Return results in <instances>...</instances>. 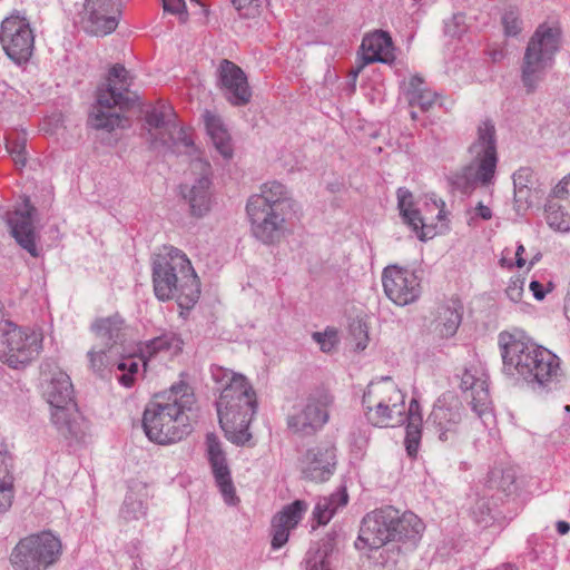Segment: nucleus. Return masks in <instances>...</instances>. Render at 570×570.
Wrapping results in <instances>:
<instances>
[{
    "label": "nucleus",
    "instance_id": "nucleus-1",
    "mask_svg": "<svg viewBox=\"0 0 570 570\" xmlns=\"http://www.w3.org/2000/svg\"><path fill=\"white\" fill-rule=\"evenodd\" d=\"M366 420L377 428H394L406 423L405 450L407 455L415 458L422 435L421 406L415 399L405 406V395L391 377H382L371 382L362 399Z\"/></svg>",
    "mask_w": 570,
    "mask_h": 570
},
{
    "label": "nucleus",
    "instance_id": "nucleus-2",
    "mask_svg": "<svg viewBox=\"0 0 570 570\" xmlns=\"http://www.w3.org/2000/svg\"><path fill=\"white\" fill-rule=\"evenodd\" d=\"M195 395L186 383L173 385L156 395L145 407L142 428L147 438L158 444L180 441L191 432Z\"/></svg>",
    "mask_w": 570,
    "mask_h": 570
},
{
    "label": "nucleus",
    "instance_id": "nucleus-3",
    "mask_svg": "<svg viewBox=\"0 0 570 570\" xmlns=\"http://www.w3.org/2000/svg\"><path fill=\"white\" fill-rule=\"evenodd\" d=\"M425 530L423 521L413 512L385 505L366 513L360 525L355 548L358 550H379L391 542H397L396 550L392 553L400 556L402 550H414Z\"/></svg>",
    "mask_w": 570,
    "mask_h": 570
},
{
    "label": "nucleus",
    "instance_id": "nucleus-4",
    "mask_svg": "<svg viewBox=\"0 0 570 570\" xmlns=\"http://www.w3.org/2000/svg\"><path fill=\"white\" fill-rule=\"evenodd\" d=\"M212 375L216 382L226 381L216 401L220 428L230 442L244 445L252 439L249 425L257 411L256 392L242 374L214 367Z\"/></svg>",
    "mask_w": 570,
    "mask_h": 570
},
{
    "label": "nucleus",
    "instance_id": "nucleus-5",
    "mask_svg": "<svg viewBox=\"0 0 570 570\" xmlns=\"http://www.w3.org/2000/svg\"><path fill=\"white\" fill-rule=\"evenodd\" d=\"M153 285L159 301L175 299L185 309H190L200 296V282L184 252H159L154 256Z\"/></svg>",
    "mask_w": 570,
    "mask_h": 570
},
{
    "label": "nucleus",
    "instance_id": "nucleus-6",
    "mask_svg": "<svg viewBox=\"0 0 570 570\" xmlns=\"http://www.w3.org/2000/svg\"><path fill=\"white\" fill-rule=\"evenodd\" d=\"M51 406V421L66 439H80L85 433V419L73 400L70 376L62 371L52 374L45 391Z\"/></svg>",
    "mask_w": 570,
    "mask_h": 570
},
{
    "label": "nucleus",
    "instance_id": "nucleus-7",
    "mask_svg": "<svg viewBox=\"0 0 570 570\" xmlns=\"http://www.w3.org/2000/svg\"><path fill=\"white\" fill-rule=\"evenodd\" d=\"M397 206L404 222L421 240L432 239L449 229V213L442 199L426 202L421 213L414 207L413 194L406 188H399Z\"/></svg>",
    "mask_w": 570,
    "mask_h": 570
},
{
    "label": "nucleus",
    "instance_id": "nucleus-8",
    "mask_svg": "<svg viewBox=\"0 0 570 570\" xmlns=\"http://www.w3.org/2000/svg\"><path fill=\"white\" fill-rule=\"evenodd\" d=\"M470 163L463 168L468 184L489 186L493 184L497 164V135L494 124L482 120L476 127V137L469 147Z\"/></svg>",
    "mask_w": 570,
    "mask_h": 570
},
{
    "label": "nucleus",
    "instance_id": "nucleus-9",
    "mask_svg": "<svg viewBox=\"0 0 570 570\" xmlns=\"http://www.w3.org/2000/svg\"><path fill=\"white\" fill-rule=\"evenodd\" d=\"M335 396L330 389L317 386L311 390L288 414L286 422L291 431L303 436H313L330 422Z\"/></svg>",
    "mask_w": 570,
    "mask_h": 570
},
{
    "label": "nucleus",
    "instance_id": "nucleus-10",
    "mask_svg": "<svg viewBox=\"0 0 570 570\" xmlns=\"http://www.w3.org/2000/svg\"><path fill=\"white\" fill-rule=\"evenodd\" d=\"M561 28L558 23H542L531 37L523 60L522 78L528 88H533L540 75L553 62L559 50Z\"/></svg>",
    "mask_w": 570,
    "mask_h": 570
},
{
    "label": "nucleus",
    "instance_id": "nucleus-11",
    "mask_svg": "<svg viewBox=\"0 0 570 570\" xmlns=\"http://www.w3.org/2000/svg\"><path fill=\"white\" fill-rule=\"evenodd\" d=\"M61 554L60 539L43 531L21 539L13 548L10 561L14 570H48Z\"/></svg>",
    "mask_w": 570,
    "mask_h": 570
},
{
    "label": "nucleus",
    "instance_id": "nucleus-12",
    "mask_svg": "<svg viewBox=\"0 0 570 570\" xmlns=\"http://www.w3.org/2000/svg\"><path fill=\"white\" fill-rule=\"evenodd\" d=\"M502 357V373L514 383L523 382L530 374L533 357L538 356L537 344L524 331L512 328L498 335Z\"/></svg>",
    "mask_w": 570,
    "mask_h": 570
},
{
    "label": "nucleus",
    "instance_id": "nucleus-13",
    "mask_svg": "<svg viewBox=\"0 0 570 570\" xmlns=\"http://www.w3.org/2000/svg\"><path fill=\"white\" fill-rule=\"evenodd\" d=\"M0 361L12 368H20L36 358L42 348L39 331L20 327L6 321L0 325Z\"/></svg>",
    "mask_w": 570,
    "mask_h": 570
},
{
    "label": "nucleus",
    "instance_id": "nucleus-14",
    "mask_svg": "<svg viewBox=\"0 0 570 570\" xmlns=\"http://www.w3.org/2000/svg\"><path fill=\"white\" fill-rule=\"evenodd\" d=\"M212 166L209 161L196 158L190 163L185 181L180 185V195L189 206L193 217L202 218L212 209Z\"/></svg>",
    "mask_w": 570,
    "mask_h": 570
},
{
    "label": "nucleus",
    "instance_id": "nucleus-15",
    "mask_svg": "<svg viewBox=\"0 0 570 570\" xmlns=\"http://www.w3.org/2000/svg\"><path fill=\"white\" fill-rule=\"evenodd\" d=\"M183 341L175 333H164L145 342L140 347V357L125 356L116 363V374L118 382L125 387H131L138 374L140 363L146 365V361L160 352L177 353L181 350Z\"/></svg>",
    "mask_w": 570,
    "mask_h": 570
},
{
    "label": "nucleus",
    "instance_id": "nucleus-16",
    "mask_svg": "<svg viewBox=\"0 0 570 570\" xmlns=\"http://www.w3.org/2000/svg\"><path fill=\"white\" fill-rule=\"evenodd\" d=\"M0 43L12 61L27 62L35 48V36L29 21L19 14L7 17L1 23Z\"/></svg>",
    "mask_w": 570,
    "mask_h": 570
},
{
    "label": "nucleus",
    "instance_id": "nucleus-17",
    "mask_svg": "<svg viewBox=\"0 0 570 570\" xmlns=\"http://www.w3.org/2000/svg\"><path fill=\"white\" fill-rule=\"evenodd\" d=\"M124 321L118 316H110L98 320L92 325L98 342L88 352L90 368L102 375L111 365V356L114 354L117 341L120 337Z\"/></svg>",
    "mask_w": 570,
    "mask_h": 570
},
{
    "label": "nucleus",
    "instance_id": "nucleus-18",
    "mask_svg": "<svg viewBox=\"0 0 570 570\" xmlns=\"http://www.w3.org/2000/svg\"><path fill=\"white\" fill-rule=\"evenodd\" d=\"M284 212L246 205V213L253 235L268 246L281 243L289 233Z\"/></svg>",
    "mask_w": 570,
    "mask_h": 570
},
{
    "label": "nucleus",
    "instance_id": "nucleus-19",
    "mask_svg": "<svg viewBox=\"0 0 570 570\" xmlns=\"http://www.w3.org/2000/svg\"><path fill=\"white\" fill-rule=\"evenodd\" d=\"M382 283L385 295L399 306L412 304L421 296L419 277L406 268L396 265L385 267Z\"/></svg>",
    "mask_w": 570,
    "mask_h": 570
},
{
    "label": "nucleus",
    "instance_id": "nucleus-20",
    "mask_svg": "<svg viewBox=\"0 0 570 570\" xmlns=\"http://www.w3.org/2000/svg\"><path fill=\"white\" fill-rule=\"evenodd\" d=\"M461 390L472 411L483 421L492 416V401L489 391V376L480 367L465 368L461 376Z\"/></svg>",
    "mask_w": 570,
    "mask_h": 570
},
{
    "label": "nucleus",
    "instance_id": "nucleus-21",
    "mask_svg": "<svg viewBox=\"0 0 570 570\" xmlns=\"http://www.w3.org/2000/svg\"><path fill=\"white\" fill-rule=\"evenodd\" d=\"M129 106V98L121 92H117L111 85L106 89H99L97 94V105L91 116L92 126L97 129L114 130L118 127H125L128 122L114 108L119 107L120 110Z\"/></svg>",
    "mask_w": 570,
    "mask_h": 570
},
{
    "label": "nucleus",
    "instance_id": "nucleus-22",
    "mask_svg": "<svg viewBox=\"0 0 570 570\" xmlns=\"http://www.w3.org/2000/svg\"><path fill=\"white\" fill-rule=\"evenodd\" d=\"M463 420L462 403L453 395H443L438 399L429 416L441 441L454 440Z\"/></svg>",
    "mask_w": 570,
    "mask_h": 570
},
{
    "label": "nucleus",
    "instance_id": "nucleus-23",
    "mask_svg": "<svg viewBox=\"0 0 570 570\" xmlns=\"http://www.w3.org/2000/svg\"><path fill=\"white\" fill-rule=\"evenodd\" d=\"M83 11L89 32L95 36H107L119 24L121 2L120 0H86Z\"/></svg>",
    "mask_w": 570,
    "mask_h": 570
},
{
    "label": "nucleus",
    "instance_id": "nucleus-24",
    "mask_svg": "<svg viewBox=\"0 0 570 570\" xmlns=\"http://www.w3.org/2000/svg\"><path fill=\"white\" fill-rule=\"evenodd\" d=\"M207 456L212 466L215 483L227 505H237L239 502L236 490L230 476L229 468L226 463L225 453L220 442L215 434L206 436Z\"/></svg>",
    "mask_w": 570,
    "mask_h": 570
},
{
    "label": "nucleus",
    "instance_id": "nucleus-25",
    "mask_svg": "<svg viewBox=\"0 0 570 570\" xmlns=\"http://www.w3.org/2000/svg\"><path fill=\"white\" fill-rule=\"evenodd\" d=\"M171 112V108L165 105L155 107L146 115V124L148 126V132L150 136L151 145H169V140L173 139L174 132L178 135L177 142L175 146L183 145L186 149L193 148L194 144L190 137L187 136L184 129H177L176 125L170 120H166Z\"/></svg>",
    "mask_w": 570,
    "mask_h": 570
},
{
    "label": "nucleus",
    "instance_id": "nucleus-26",
    "mask_svg": "<svg viewBox=\"0 0 570 570\" xmlns=\"http://www.w3.org/2000/svg\"><path fill=\"white\" fill-rule=\"evenodd\" d=\"M394 60L393 42L387 32L374 31L366 35L361 43L356 66L351 73L354 78L364 69L365 66L373 62L390 63Z\"/></svg>",
    "mask_w": 570,
    "mask_h": 570
},
{
    "label": "nucleus",
    "instance_id": "nucleus-27",
    "mask_svg": "<svg viewBox=\"0 0 570 570\" xmlns=\"http://www.w3.org/2000/svg\"><path fill=\"white\" fill-rule=\"evenodd\" d=\"M537 357L530 365V374H525L524 383L532 387H547L560 380L562 375L561 361L550 350L539 345Z\"/></svg>",
    "mask_w": 570,
    "mask_h": 570
},
{
    "label": "nucleus",
    "instance_id": "nucleus-28",
    "mask_svg": "<svg viewBox=\"0 0 570 570\" xmlns=\"http://www.w3.org/2000/svg\"><path fill=\"white\" fill-rule=\"evenodd\" d=\"M306 510L307 504L302 500H296L285 505L273 517L271 523V546L273 550H279L287 543L291 531L302 521Z\"/></svg>",
    "mask_w": 570,
    "mask_h": 570
},
{
    "label": "nucleus",
    "instance_id": "nucleus-29",
    "mask_svg": "<svg viewBox=\"0 0 570 570\" xmlns=\"http://www.w3.org/2000/svg\"><path fill=\"white\" fill-rule=\"evenodd\" d=\"M553 198L544 208L547 224L554 230H570V174L553 188Z\"/></svg>",
    "mask_w": 570,
    "mask_h": 570
},
{
    "label": "nucleus",
    "instance_id": "nucleus-30",
    "mask_svg": "<svg viewBox=\"0 0 570 570\" xmlns=\"http://www.w3.org/2000/svg\"><path fill=\"white\" fill-rule=\"evenodd\" d=\"M218 71L219 83L227 100L235 106L248 104L252 92L244 71L229 60H223Z\"/></svg>",
    "mask_w": 570,
    "mask_h": 570
},
{
    "label": "nucleus",
    "instance_id": "nucleus-31",
    "mask_svg": "<svg viewBox=\"0 0 570 570\" xmlns=\"http://www.w3.org/2000/svg\"><path fill=\"white\" fill-rule=\"evenodd\" d=\"M336 449L331 444H320L307 450L303 459V473L313 481H326L336 464Z\"/></svg>",
    "mask_w": 570,
    "mask_h": 570
},
{
    "label": "nucleus",
    "instance_id": "nucleus-32",
    "mask_svg": "<svg viewBox=\"0 0 570 570\" xmlns=\"http://www.w3.org/2000/svg\"><path fill=\"white\" fill-rule=\"evenodd\" d=\"M246 205L285 210L293 209L296 203L283 184L267 181L261 186L259 193L248 198Z\"/></svg>",
    "mask_w": 570,
    "mask_h": 570
},
{
    "label": "nucleus",
    "instance_id": "nucleus-33",
    "mask_svg": "<svg viewBox=\"0 0 570 570\" xmlns=\"http://www.w3.org/2000/svg\"><path fill=\"white\" fill-rule=\"evenodd\" d=\"M149 493L147 485L141 482H132L120 508L119 515L126 521H138L147 515Z\"/></svg>",
    "mask_w": 570,
    "mask_h": 570
},
{
    "label": "nucleus",
    "instance_id": "nucleus-34",
    "mask_svg": "<svg viewBox=\"0 0 570 570\" xmlns=\"http://www.w3.org/2000/svg\"><path fill=\"white\" fill-rule=\"evenodd\" d=\"M33 212L35 208L27 203L23 210H16L9 218L11 235L23 249H35L36 246Z\"/></svg>",
    "mask_w": 570,
    "mask_h": 570
},
{
    "label": "nucleus",
    "instance_id": "nucleus-35",
    "mask_svg": "<svg viewBox=\"0 0 570 570\" xmlns=\"http://www.w3.org/2000/svg\"><path fill=\"white\" fill-rule=\"evenodd\" d=\"M203 118L214 148L225 160H230L234 156V146L220 117L207 110Z\"/></svg>",
    "mask_w": 570,
    "mask_h": 570
},
{
    "label": "nucleus",
    "instance_id": "nucleus-36",
    "mask_svg": "<svg viewBox=\"0 0 570 570\" xmlns=\"http://www.w3.org/2000/svg\"><path fill=\"white\" fill-rule=\"evenodd\" d=\"M462 321V306L458 301L446 302L436 309L433 321L434 332L440 337H452Z\"/></svg>",
    "mask_w": 570,
    "mask_h": 570
},
{
    "label": "nucleus",
    "instance_id": "nucleus-37",
    "mask_svg": "<svg viewBox=\"0 0 570 570\" xmlns=\"http://www.w3.org/2000/svg\"><path fill=\"white\" fill-rule=\"evenodd\" d=\"M348 502V494L345 487H340L330 495L321 497L314 507L313 518L318 524H327L338 509L344 508Z\"/></svg>",
    "mask_w": 570,
    "mask_h": 570
},
{
    "label": "nucleus",
    "instance_id": "nucleus-38",
    "mask_svg": "<svg viewBox=\"0 0 570 570\" xmlns=\"http://www.w3.org/2000/svg\"><path fill=\"white\" fill-rule=\"evenodd\" d=\"M423 85L424 81L421 77H411L407 85L406 98L411 106H416L421 110L428 111L435 105L438 96L435 92L425 88Z\"/></svg>",
    "mask_w": 570,
    "mask_h": 570
},
{
    "label": "nucleus",
    "instance_id": "nucleus-39",
    "mask_svg": "<svg viewBox=\"0 0 570 570\" xmlns=\"http://www.w3.org/2000/svg\"><path fill=\"white\" fill-rule=\"evenodd\" d=\"M333 552L328 541L311 547L304 559L305 570H332Z\"/></svg>",
    "mask_w": 570,
    "mask_h": 570
},
{
    "label": "nucleus",
    "instance_id": "nucleus-40",
    "mask_svg": "<svg viewBox=\"0 0 570 570\" xmlns=\"http://www.w3.org/2000/svg\"><path fill=\"white\" fill-rule=\"evenodd\" d=\"M514 194L519 200H528L534 189V173L529 167L518 169L513 175Z\"/></svg>",
    "mask_w": 570,
    "mask_h": 570
},
{
    "label": "nucleus",
    "instance_id": "nucleus-41",
    "mask_svg": "<svg viewBox=\"0 0 570 570\" xmlns=\"http://www.w3.org/2000/svg\"><path fill=\"white\" fill-rule=\"evenodd\" d=\"M487 487L490 490H498L505 495L511 494L514 489V474L511 471H502L500 469H493L489 472L487 479Z\"/></svg>",
    "mask_w": 570,
    "mask_h": 570
},
{
    "label": "nucleus",
    "instance_id": "nucleus-42",
    "mask_svg": "<svg viewBox=\"0 0 570 570\" xmlns=\"http://www.w3.org/2000/svg\"><path fill=\"white\" fill-rule=\"evenodd\" d=\"M0 487L13 489V458L3 443H0Z\"/></svg>",
    "mask_w": 570,
    "mask_h": 570
},
{
    "label": "nucleus",
    "instance_id": "nucleus-43",
    "mask_svg": "<svg viewBox=\"0 0 570 570\" xmlns=\"http://www.w3.org/2000/svg\"><path fill=\"white\" fill-rule=\"evenodd\" d=\"M471 517L480 527H489L493 520L489 501L484 498L478 499L471 508Z\"/></svg>",
    "mask_w": 570,
    "mask_h": 570
},
{
    "label": "nucleus",
    "instance_id": "nucleus-44",
    "mask_svg": "<svg viewBox=\"0 0 570 570\" xmlns=\"http://www.w3.org/2000/svg\"><path fill=\"white\" fill-rule=\"evenodd\" d=\"M312 338L325 353L333 351L340 342L338 332L334 327H327L324 332H314Z\"/></svg>",
    "mask_w": 570,
    "mask_h": 570
},
{
    "label": "nucleus",
    "instance_id": "nucleus-45",
    "mask_svg": "<svg viewBox=\"0 0 570 570\" xmlns=\"http://www.w3.org/2000/svg\"><path fill=\"white\" fill-rule=\"evenodd\" d=\"M351 334L357 351L366 348L368 343V332L366 324L356 322L351 325Z\"/></svg>",
    "mask_w": 570,
    "mask_h": 570
},
{
    "label": "nucleus",
    "instance_id": "nucleus-46",
    "mask_svg": "<svg viewBox=\"0 0 570 570\" xmlns=\"http://www.w3.org/2000/svg\"><path fill=\"white\" fill-rule=\"evenodd\" d=\"M524 292V278L519 276L511 277L504 291L505 296L513 303H519L522 299Z\"/></svg>",
    "mask_w": 570,
    "mask_h": 570
},
{
    "label": "nucleus",
    "instance_id": "nucleus-47",
    "mask_svg": "<svg viewBox=\"0 0 570 570\" xmlns=\"http://www.w3.org/2000/svg\"><path fill=\"white\" fill-rule=\"evenodd\" d=\"M7 150L12 157L16 165L24 166L26 165V149L24 144L18 140H8L7 141Z\"/></svg>",
    "mask_w": 570,
    "mask_h": 570
},
{
    "label": "nucleus",
    "instance_id": "nucleus-48",
    "mask_svg": "<svg viewBox=\"0 0 570 570\" xmlns=\"http://www.w3.org/2000/svg\"><path fill=\"white\" fill-rule=\"evenodd\" d=\"M505 33L509 36H517L521 31V21L515 12L508 11L502 18Z\"/></svg>",
    "mask_w": 570,
    "mask_h": 570
},
{
    "label": "nucleus",
    "instance_id": "nucleus-49",
    "mask_svg": "<svg viewBox=\"0 0 570 570\" xmlns=\"http://www.w3.org/2000/svg\"><path fill=\"white\" fill-rule=\"evenodd\" d=\"M163 8L171 14H179L181 21H186L187 11L185 0H163Z\"/></svg>",
    "mask_w": 570,
    "mask_h": 570
},
{
    "label": "nucleus",
    "instance_id": "nucleus-50",
    "mask_svg": "<svg viewBox=\"0 0 570 570\" xmlns=\"http://www.w3.org/2000/svg\"><path fill=\"white\" fill-rule=\"evenodd\" d=\"M127 78L128 71L126 70V68L121 65H115L111 67L109 71V86L111 85L114 88H116V80H118L119 83H121V87L128 85Z\"/></svg>",
    "mask_w": 570,
    "mask_h": 570
},
{
    "label": "nucleus",
    "instance_id": "nucleus-51",
    "mask_svg": "<svg viewBox=\"0 0 570 570\" xmlns=\"http://www.w3.org/2000/svg\"><path fill=\"white\" fill-rule=\"evenodd\" d=\"M14 490L0 487V514L4 513L12 504Z\"/></svg>",
    "mask_w": 570,
    "mask_h": 570
},
{
    "label": "nucleus",
    "instance_id": "nucleus-52",
    "mask_svg": "<svg viewBox=\"0 0 570 570\" xmlns=\"http://www.w3.org/2000/svg\"><path fill=\"white\" fill-rule=\"evenodd\" d=\"M474 214L478 217H481L484 220H488L492 217V210L489 206L484 205L483 203H479L476 207L474 208Z\"/></svg>",
    "mask_w": 570,
    "mask_h": 570
},
{
    "label": "nucleus",
    "instance_id": "nucleus-53",
    "mask_svg": "<svg viewBox=\"0 0 570 570\" xmlns=\"http://www.w3.org/2000/svg\"><path fill=\"white\" fill-rule=\"evenodd\" d=\"M530 289L533 296L539 301L542 299L546 295L542 285L538 281H532L530 283Z\"/></svg>",
    "mask_w": 570,
    "mask_h": 570
},
{
    "label": "nucleus",
    "instance_id": "nucleus-54",
    "mask_svg": "<svg viewBox=\"0 0 570 570\" xmlns=\"http://www.w3.org/2000/svg\"><path fill=\"white\" fill-rule=\"evenodd\" d=\"M258 0H232L234 7L240 11L243 9H248L252 7L253 3L257 2Z\"/></svg>",
    "mask_w": 570,
    "mask_h": 570
},
{
    "label": "nucleus",
    "instance_id": "nucleus-55",
    "mask_svg": "<svg viewBox=\"0 0 570 570\" xmlns=\"http://www.w3.org/2000/svg\"><path fill=\"white\" fill-rule=\"evenodd\" d=\"M556 528L559 534L564 535L570 531V524L567 521H558Z\"/></svg>",
    "mask_w": 570,
    "mask_h": 570
},
{
    "label": "nucleus",
    "instance_id": "nucleus-56",
    "mask_svg": "<svg viewBox=\"0 0 570 570\" xmlns=\"http://www.w3.org/2000/svg\"><path fill=\"white\" fill-rule=\"evenodd\" d=\"M520 253L521 252H515V255H517V261H515V265L519 267V268H522L524 265H525V259L522 258L520 256Z\"/></svg>",
    "mask_w": 570,
    "mask_h": 570
},
{
    "label": "nucleus",
    "instance_id": "nucleus-57",
    "mask_svg": "<svg viewBox=\"0 0 570 570\" xmlns=\"http://www.w3.org/2000/svg\"><path fill=\"white\" fill-rule=\"evenodd\" d=\"M499 263L502 267L507 268H511L513 266L512 262L505 257H502Z\"/></svg>",
    "mask_w": 570,
    "mask_h": 570
},
{
    "label": "nucleus",
    "instance_id": "nucleus-58",
    "mask_svg": "<svg viewBox=\"0 0 570 570\" xmlns=\"http://www.w3.org/2000/svg\"><path fill=\"white\" fill-rule=\"evenodd\" d=\"M541 259V254L538 253L529 263L528 269H530L532 266H534Z\"/></svg>",
    "mask_w": 570,
    "mask_h": 570
},
{
    "label": "nucleus",
    "instance_id": "nucleus-59",
    "mask_svg": "<svg viewBox=\"0 0 570 570\" xmlns=\"http://www.w3.org/2000/svg\"><path fill=\"white\" fill-rule=\"evenodd\" d=\"M29 253H30V255H31L32 257H36V258H37V257H39V254H40L41 252L32 250V252H29Z\"/></svg>",
    "mask_w": 570,
    "mask_h": 570
},
{
    "label": "nucleus",
    "instance_id": "nucleus-60",
    "mask_svg": "<svg viewBox=\"0 0 570 570\" xmlns=\"http://www.w3.org/2000/svg\"><path fill=\"white\" fill-rule=\"evenodd\" d=\"M392 563H393V564H396V563H397V559H393V560H392Z\"/></svg>",
    "mask_w": 570,
    "mask_h": 570
},
{
    "label": "nucleus",
    "instance_id": "nucleus-61",
    "mask_svg": "<svg viewBox=\"0 0 570 570\" xmlns=\"http://www.w3.org/2000/svg\"><path fill=\"white\" fill-rule=\"evenodd\" d=\"M416 118V115L414 112H412V119H415Z\"/></svg>",
    "mask_w": 570,
    "mask_h": 570
},
{
    "label": "nucleus",
    "instance_id": "nucleus-62",
    "mask_svg": "<svg viewBox=\"0 0 570 570\" xmlns=\"http://www.w3.org/2000/svg\"><path fill=\"white\" fill-rule=\"evenodd\" d=\"M518 249H519V250H522V249H524V248H523V246H522V245H520V246L518 247Z\"/></svg>",
    "mask_w": 570,
    "mask_h": 570
},
{
    "label": "nucleus",
    "instance_id": "nucleus-63",
    "mask_svg": "<svg viewBox=\"0 0 570 570\" xmlns=\"http://www.w3.org/2000/svg\"><path fill=\"white\" fill-rule=\"evenodd\" d=\"M190 1H191V2H197V3H199V0H190Z\"/></svg>",
    "mask_w": 570,
    "mask_h": 570
}]
</instances>
